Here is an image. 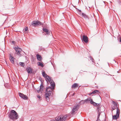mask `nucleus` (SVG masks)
I'll return each mask as SVG.
<instances>
[{
	"label": "nucleus",
	"instance_id": "nucleus-1",
	"mask_svg": "<svg viewBox=\"0 0 121 121\" xmlns=\"http://www.w3.org/2000/svg\"><path fill=\"white\" fill-rule=\"evenodd\" d=\"M42 74L43 76L45 78L47 82H49L50 83L51 86L52 87V88L51 87H48L46 90L45 97L47 101L48 102L49 100V96L52 95V91H53L54 89L55 84L53 81L51 79V78L48 76L45 72H43Z\"/></svg>",
	"mask_w": 121,
	"mask_h": 121
},
{
	"label": "nucleus",
	"instance_id": "nucleus-31",
	"mask_svg": "<svg viewBox=\"0 0 121 121\" xmlns=\"http://www.w3.org/2000/svg\"><path fill=\"white\" fill-rule=\"evenodd\" d=\"M120 42L121 43V37L120 39Z\"/></svg>",
	"mask_w": 121,
	"mask_h": 121
},
{
	"label": "nucleus",
	"instance_id": "nucleus-13",
	"mask_svg": "<svg viewBox=\"0 0 121 121\" xmlns=\"http://www.w3.org/2000/svg\"><path fill=\"white\" fill-rule=\"evenodd\" d=\"M43 86L42 84H41L40 86V90H37V92H40V91L41 92H42L43 91Z\"/></svg>",
	"mask_w": 121,
	"mask_h": 121
},
{
	"label": "nucleus",
	"instance_id": "nucleus-24",
	"mask_svg": "<svg viewBox=\"0 0 121 121\" xmlns=\"http://www.w3.org/2000/svg\"><path fill=\"white\" fill-rule=\"evenodd\" d=\"M80 103L82 104H84V103H85V102H84V100H81L80 102Z\"/></svg>",
	"mask_w": 121,
	"mask_h": 121
},
{
	"label": "nucleus",
	"instance_id": "nucleus-10",
	"mask_svg": "<svg viewBox=\"0 0 121 121\" xmlns=\"http://www.w3.org/2000/svg\"><path fill=\"white\" fill-rule=\"evenodd\" d=\"M88 39L86 35H83L82 41H84L85 43H87L88 42Z\"/></svg>",
	"mask_w": 121,
	"mask_h": 121
},
{
	"label": "nucleus",
	"instance_id": "nucleus-30",
	"mask_svg": "<svg viewBox=\"0 0 121 121\" xmlns=\"http://www.w3.org/2000/svg\"><path fill=\"white\" fill-rule=\"evenodd\" d=\"M37 97L38 98H39V99L40 98V96L39 95H38L37 96Z\"/></svg>",
	"mask_w": 121,
	"mask_h": 121
},
{
	"label": "nucleus",
	"instance_id": "nucleus-27",
	"mask_svg": "<svg viewBox=\"0 0 121 121\" xmlns=\"http://www.w3.org/2000/svg\"><path fill=\"white\" fill-rule=\"evenodd\" d=\"M28 28L27 27H26L25 28V30L26 31L27 30Z\"/></svg>",
	"mask_w": 121,
	"mask_h": 121
},
{
	"label": "nucleus",
	"instance_id": "nucleus-7",
	"mask_svg": "<svg viewBox=\"0 0 121 121\" xmlns=\"http://www.w3.org/2000/svg\"><path fill=\"white\" fill-rule=\"evenodd\" d=\"M18 94L19 96L23 99L24 100H27L28 99V97L26 95L21 93H19Z\"/></svg>",
	"mask_w": 121,
	"mask_h": 121
},
{
	"label": "nucleus",
	"instance_id": "nucleus-28",
	"mask_svg": "<svg viewBox=\"0 0 121 121\" xmlns=\"http://www.w3.org/2000/svg\"><path fill=\"white\" fill-rule=\"evenodd\" d=\"M100 119H99V118H97V119L96 121H100Z\"/></svg>",
	"mask_w": 121,
	"mask_h": 121
},
{
	"label": "nucleus",
	"instance_id": "nucleus-23",
	"mask_svg": "<svg viewBox=\"0 0 121 121\" xmlns=\"http://www.w3.org/2000/svg\"><path fill=\"white\" fill-rule=\"evenodd\" d=\"M20 64L23 67L24 66V63L23 62H20Z\"/></svg>",
	"mask_w": 121,
	"mask_h": 121
},
{
	"label": "nucleus",
	"instance_id": "nucleus-32",
	"mask_svg": "<svg viewBox=\"0 0 121 121\" xmlns=\"http://www.w3.org/2000/svg\"><path fill=\"white\" fill-rule=\"evenodd\" d=\"M79 11L80 12H81V10H79Z\"/></svg>",
	"mask_w": 121,
	"mask_h": 121
},
{
	"label": "nucleus",
	"instance_id": "nucleus-17",
	"mask_svg": "<svg viewBox=\"0 0 121 121\" xmlns=\"http://www.w3.org/2000/svg\"><path fill=\"white\" fill-rule=\"evenodd\" d=\"M97 106V112H101V110H100L101 109V106H100V105H96Z\"/></svg>",
	"mask_w": 121,
	"mask_h": 121
},
{
	"label": "nucleus",
	"instance_id": "nucleus-18",
	"mask_svg": "<svg viewBox=\"0 0 121 121\" xmlns=\"http://www.w3.org/2000/svg\"><path fill=\"white\" fill-rule=\"evenodd\" d=\"M90 98H89L84 100V102H85V103H88L90 102Z\"/></svg>",
	"mask_w": 121,
	"mask_h": 121
},
{
	"label": "nucleus",
	"instance_id": "nucleus-21",
	"mask_svg": "<svg viewBox=\"0 0 121 121\" xmlns=\"http://www.w3.org/2000/svg\"><path fill=\"white\" fill-rule=\"evenodd\" d=\"M38 64L39 66H40L42 67H43L44 65L41 62H39L38 63Z\"/></svg>",
	"mask_w": 121,
	"mask_h": 121
},
{
	"label": "nucleus",
	"instance_id": "nucleus-20",
	"mask_svg": "<svg viewBox=\"0 0 121 121\" xmlns=\"http://www.w3.org/2000/svg\"><path fill=\"white\" fill-rule=\"evenodd\" d=\"M82 15L83 17L85 18H89L88 16L86 15L85 14L82 13Z\"/></svg>",
	"mask_w": 121,
	"mask_h": 121
},
{
	"label": "nucleus",
	"instance_id": "nucleus-5",
	"mask_svg": "<svg viewBox=\"0 0 121 121\" xmlns=\"http://www.w3.org/2000/svg\"><path fill=\"white\" fill-rule=\"evenodd\" d=\"M43 23L39 21H33L31 23V25L34 26L43 25Z\"/></svg>",
	"mask_w": 121,
	"mask_h": 121
},
{
	"label": "nucleus",
	"instance_id": "nucleus-26",
	"mask_svg": "<svg viewBox=\"0 0 121 121\" xmlns=\"http://www.w3.org/2000/svg\"><path fill=\"white\" fill-rule=\"evenodd\" d=\"M113 103L116 106L117 105V104L115 102L113 101Z\"/></svg>",
	"mask_w": 121,
	"mask_h": 121
},
{
	"label": "nucleus",
	"instance_id": "nucleus-14",
	"mask_svg": "<svg viewBox=\"0 0 121 121\" xmlns=\"http://www.w3.org/2000/svg\"><path fill=\"white\" fill-rule=\"evenodd\" d=\"M43 31L45 32L46 34L49 35L50 33V31L46 28H43Z\"/></svg>",
	"mask_w": 121,
	"mask_h": 121
},
{
	"label": "nucleus",
	"instance_id": "nucleus-11",
	"mask_svg": "<svg viewBox=\"0 0 121 121\" xmlns=\"http://www.w3.org/2000/svg\"><path fill=\"white\" fill-rule=\"evenodd\" d=\"M90 102L91 104H93L94 106L98 105H99V104L96 103L94 102L93 99H91V98Z\"/></svg>",
	"mask_w": 121,
	"mask_h": 121
},
{
	"label": "nucleus",
	"instance_id": "nucleus-25",
	"mask_svg": "<svg viewBox=\"0 0 121 121\" xmlns=\"http://www.w3.org/2000/svg\"><path fill=\"white\" fill-rule=\"evenodd\" d=\"M90 60L92 61V62H94V59L92 57H91L90 59Z\"/></svg>",
	"mask_w": 121,
	"mask_h": 121
},
{
	"label": "nucleus",
	"instance_id": "nucleus-2",
	"mask_svg": "<svg viewBox=\"0 0 121 121\" xmlns=\"http://www.w3.org/2000/svg\"><path fill=\"white\" fill-rule=\"evenodd\" d=\"M9 117L12 120H17L18 118V115L15 110H12L10 112Z\"/></svg>",
	"mask_w": 121,
	"mask_h": 121
},
{
	"label": "nucleus",
	"instance_id": "nucleus-19",
	"mask_svg": "<svg viewBox=\"0 0 121 121\" xmlns=\"http://www.w3.org/2000/svg\"><path fill=\"white\" fill-rule=\"evenodd\" d=\"M99 92V91L98 90H95L93 91L91 93H90V95H91L92 94H95Z\"/></svg>",
	"mask_w": 121,
	"mask_h": 121
},
{
	"label": "nucleus",
	"instance_id": "nucleus-33",
	"mask_svg": "<svg viewBox=\"0 0 121 121\" xmlns=\"http://www.w3.org/2000/svg\"><path fill=\"white\" fill-rule=\"evenodd\" d=\"M74 94H75L74 93L73 94V95H74Z\"/></svg>",
	"mask_w": 121,
	"mask_h": 121
},
{
	"label": "nucleus",
	"instance_id": "nucleus-29",
	"mask_svg": "<svg viewBox=\"0 0 121 121\" xmlns=\"http://www.w3.org/2000/svg\"><path fill=\"white\" fill-rule=\"evenodd\" d=\"M12 43L13 44H14L15 43V42L14 41H12Z\"/></svg>",
	"mask_w": 121,
	"mask_h": 121
},
{
	"label": "nucleus",
	"instance_id": "nucleus-16",
	"mask_svg": "<svg viewBox=\"0 0 121 121\" xmlns=\"http://www.w3.org/2000/svg\"><path fill=\"white\" fill-rule=\"evenodd\" d=\"M28 73H31L32 72V71L31 68L29 67L26 69Z\"/></svg>",
	"mask_w": 121,
	"mask_h": 121
},
{
	"label": "nucleus",
	"instance_id": "nucleus-12",
	"mask_svg": "<svg viewBox=\"0 0 121 121\" xmlns=\"http://www.w3.org/2000/svg\"><path fill=\"white\" fill-rule=\"evenodd\" d=\"M36 57L38 60L39 61H41L42 60V58L41 55H39L38 54H37L36 55Z\"/></svg>",
	"mask_w": 121,
	"mask_h": 121
},
{
	"label": "nucleus",
	"instance_id": "nucleus-4",
	"mask_svg": "<svg viewBox=\"0 0 121 121\" xmlns=\"http://www.w3.org/2000/svg\"><path fill=\"white\" fill-rule=\"evenodd\" d=\"M120 111L118 108H117V112L116 115L112 116V119L114 120H116L119 117Z\"/></svg>",
	"mask_w": 121,
	"mask_h": 121
},
{
	"label": "nucleus",
	"instance_id": "nucleus-22",
	"mask_svg": "<svg viewBox=\"0 0 121 121\" xmlns=\"http://www.w3.org/2000/svg\"><path fill=\"white\" fill-rule=\"evenodd\" d=\"M98 112V115L97 116V118H99V117L100 116V115L101 113V112Z\"/></svg>",
	"mask_w": 121,
	"mask_h": 121
},
{
	"label": "nucleus",
	"instance_id": "nucleus-9",
	"mask_svg": "<svg viewBox=\"0 0 121 121\" xmlns=\"http://www.w3.org/2000/svg\"><path fill=\"white\" fill-rule=\"evenodd\" d=\"M9 58L10 61L13 64H14V62L15 59L12 56L11 54H10L9 56Z\"/></svg>",
	"mask_w": 121,
	"mask_h": 121
},
{
	"label": "nucleus",
	"instance_id": "nucleus-6",
	"mask_svg": "<svg viewBox=\"0 0 121 121\" xmlns=\"http://www.w3.org/2000/svg\"><path fill=\"white\" fill-rule=\"evenodd\" d=\"M78 106L77 105L74 106L73 108L72 111L71 112V113L72 115L75 114L77 112L78 110V108H77Z\"/></svg>",
	"mask_w": 121,
	"mask_h": 121
},
{
	"label": "nucleus",
	"instance_id": "nucleus-15",
	"mask_svg": "<svg viewBox=\"0 0 121 121\" xmlns=\"http://www.w3.org/2000/svg\"><path fill=\"white\" fill-rule=\"evenodd\" d=\"M78 86V84L76 83H75L72 86V88L75 89Z\"/></svg>",
	"mask_w": 121,
	"mask_h": 121
},
{
	"label": "nucleus",
	"instance_id": "nucleus-8",
	"mask_svg": "<svg viewBox=\"0 0 121 121\" xmlns=\"http://www.w3.org/2000/svg\"><path fill=\"white\" fill-rule=\"evenodd\" d=\"M15 50L16 52V54H17L18 55H21V52L22 51L21 49L17 47L15 48Z\"/></svg>",
	"mask_w": 121,
	"mask_h": 121
},
{
	"label": "nucleus",
	"instance_id": "nucleus-3",
	"mask_svg": "<svg viewBox=\"0 0 121 121\" xmlns=\"http://www.w3.org/2000/svg\"><path fill=\"white\" fill-rule=\"evenodd\" d=\"M68 115H60L56 117L55 118V120L57 121H65Z\"/></svg>",
	"mask_w": 121,
	"mask_h": 121
}]
</instances>
